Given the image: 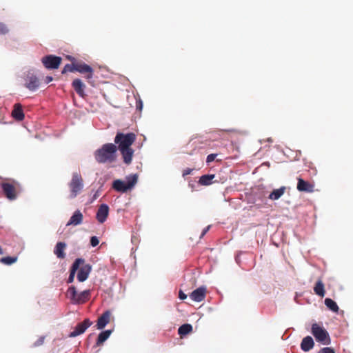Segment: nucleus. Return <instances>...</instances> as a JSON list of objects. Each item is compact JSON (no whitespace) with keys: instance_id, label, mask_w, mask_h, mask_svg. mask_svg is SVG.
I'll return each instance as SVG.
<instances>
[{"instance_id":"nucleus-4","label":"nucleus","mask_w":353,"mask_h":353,"mask_svg":"<svg viewBox=\"0 0 353 353\" xmlns=\"http://www.w3.org/2000/svg\"><path fill=\"white\" fill-rule=\"evenodd\" d=\"M70 188V199L75 198L83 190V180L80 173L74 172L68 184Z\"/></svg>"},{"instance_id":"nucleus-16","label":"nucleus","mask_w":353,"mask_h":353,"mask_svg":"<svg viewBox=\"0 0 353 353\" xmlns=\"http://www.w3.org/2000/svg\"><path fill=\"white\" fill-rule=\"evenodd\" d=\"M83 216L80 210H76L70 217L66 225H78L83 222Z\"/></svg>"},{"instance_id":"nucleus-31","label":"nucleus","mask_w":353,"mask_h":353,"mask_svg":"<svg viewBox=\"0 0 353 353\" xmlns=\"http://www.w3.org/2000/svg\"><path fill=\"white\" fill-rule=\"evenodd\" d=\"M17 260V257L6 256L1 259L0 261L6 265H11L16 262Z\"/></svg>"},{"instance_id":"nucleus-21","label":"nucleus","mask_w":353,"mask_h":353,"mask_svg":"<svg viewBox=\"0 0 353 353\" xmlns=\"http://www.w3.org/2000/svg\"><path fill=\"white\" fill-rule=\"evenodd\" d=\"M314 345V343L313 339L311 336H307L303 339L301 343V348L304 352H308L313 348Z\"/></svg>"},{"instance_id":"nucleus-24","label":"nucleus","mask_w":353,"mask_h":353,"mask_svg":"<svg viewBox=\"0 0 353 353\" xmlns=\"http://www.w3.org/2000/svg\"><path fill=\"white\" fill-rule=\"evenodd\" d=\"M11 114L16 121H22V105L19 103H16Z\"/></svg>"},{"instance_id":"nucleus-25","label":"nucleus","mask_w":353,"mask_h":353,"mask_svg":"<svg viewBox=\"0 0 353 353\" xmlns=\"http://www.w3.org/2000/svg\"><path fill=\"white\" fill-rule=\"evenodd\" d=\"M314 292L316 295L321 297H323L325 296V287L321 279L318 280L317 282L316 283L314 287Z\"/></svg>"},{"instance_id":"nucleus-22","label":"nucleus","mask_w":353,"mask_h":353,"mask_svg":"<svg viewBox=\"0 0 353 353\" xmlns=\"http://www.w3.org/2000/svg\"><path fill=\"white\" fill-rule=\"evenodd\" d=\"M72 88L76 91V92L80 96H84V88L85 85L83 83L81 79H76L72 81Z\"/></svg>"},{"instance_id":"nucleus-34","label":"nucleus","mask_w":353,"mask_h":353,"mask_svg":"<svg viewBox=\"0 0 353 353\" xmlns=\"http://www.w3.org/2000/svg\"><path fill=\"white\" fill-rule=\"evenodd\" d=\"M99 243V241L97 236H94L90 238V245L92 247L97 246Z\"/></svg>"},{"instance_id":"nucleus-1","label":"nucleus","mask_w":353,"mask_h":353,"mask_svg":"<svg viewBox=\"0 0 353 353\" xmlns=\"http://www.w3.org/2000/svg\"><path fill=\"white\" fill-rule=\"evenodd\" d=\"M117 147L113 143H105L96 150L94 158L99 163H112L116 159Z\"/></svg>"},{"instance_id":"nucleus-8","label":"nucleus","mask_w":353,"mask_h":353,"mask_svg":"<svg viewBox=\"0 0 353 353\" xmlns=\"http://www.w3.org/2000/svg\"><path fill=\"white\" fill-rule=\"evenodd\" d=\"M75 72L86 74L85 78L87 79H92L93 76V69L83 62H75Z\"/></svg>"},{"instance_id":"nucleus-18","label":"nucleus","mask_w":353,"mask_h":353,"mask_svg":"<svg viewBox=\"0 0 353 353\" xmlns=\"http://www.w3.org/2000/svg\"><path fill=\"white\" fill-rule=\"evenodd\" d=\"M119 151L122 155L123 162L127 165H130L132 161V157L134 155V150L132 148H130L123 149V150H119Z\"/></svg>"},{"instance_id":"nucleus-41","label":"nucleus","mask_w":353,"mask_h":353,"mask_svg":"<svg viewBox=\"0 0 353 353\" xmlns=\"http://www.w3.org/2000/svg\"><path fill=\"white\" fill-rule=\"evenodd\" d=\"M43 341H44V337H41L40 339H39L37 340V341L36 342V345H42L43 343Z\"/></svg>"},{"instance_id":"nucleus-30","label":"nucleus","mask_w":353,"mask_h":353,"mask_svg":"<svg viewBox=\"0 0 353 353\" xmlns=\"http://www.w3.org/2000/svg\"><path fill=\"white\" fill-rule=\"evenodd\" d=\"M66 296L70 299L72 303L74 304L76 297L77 296V292L74 286H70L66 292Z\"/></svg>"},{"instance_id":"nucleus-35","label":"nucleus","mask_w":353,"mask_h":353,"mask_svg":"<svg viewBox=\"0 0 353 353\" xmlns=\"http://www.w3.org/2000/svg\"><path fill=\"white\" fill-rule=\"evenodd\" d=\"M319 353H335V351L332 347H323Z\"/></svg>"},{"instance_id":"nucleus-29","label":"nucleus","mask_w":353,"mask_h":353,"mask_svg":"<svg viewBox=\"0 0 353 353\" xmlns=\"http://www.w3.org/2000/svg\"><path fill=\"white\" fill-rule=\"evenodd\" d=\"M285 188L282 187L279 189L274 190L269 196V198L272 200L279 199L285 192Z\"/></svg>"},{"instance_id":"nucleus-37","label":"nucleus","mask_w":353,"mask_h":353,"mask_svg":"<svg viewBox=\"0 0 353 353\" xmlns=\"http://www.w3.org/2000/svg\"><path fill=\"white\" fill-rule=\"evenodd\" d=\"M136 108H137V110H139V111H141L142 110V108H143V102L142 101L139 99L138 100H137L136 101Z\"/></svg>"},{"instance_id":"nucleus-19","label":"nucleus","mask_w":353,"mask_h":353,"mask_svg":"<svg viewBox=\"0 0 353 353\" xmlns=\"http://www.w3.org/2000/svg\"><path fill=\"white\" fill-rule=\"evenodd\" d=\"M26 86L30 90L34 91L37 89L39 86V79L35 76H28L26 83Z\"/></svg>"},{"instance_id":"nucleus-27","label":"nucleus","mask_w":353,"mask_h":353,"mask_svg":"<svg viewBox=\"0 0 353 353\" xmlns=\"http://www.w3.org/2000/svg\"><path fill=\"white\" fill-rule=\"evenodd\" d=\"M192 331V326L190 324H183L179 327L178 334L181 336H185Z\"/></svg>"},{"instance_id":"nucleus-36","label":"nucleus","mask_w":353,"mask_h":353,"mask_svg":"<svg viewBox=\"0 0 353 353\" xmlns=\"http://www.w3.org/2000/svg\"><path fill=\"white\" fill-rule=\"evenodd\" d=\"M216 156H217L216 154H210L208 155L207 159H206V162L208 163L212 162L215 159Z\"/></svg>"},{"instance_id":"nucleus-43","label":"nucleus","mask_w":353,"mask_h":353,"mask_svg":"<svg viewBox=\"0 0 353 353\" xmlns=\"http://www.w3.org/2000/svg\"><path fill=\"white\" fill-rule=\"evenodd\" d=\"M3 254V249H2V248L0 246V254Z\"/></svg>"},{"instance_id":"nucleus-17","label":"nucleus","mask_w":353,"mask_h":353,"mask_svg":"<svg viewBox=\"0 0 353 353\" xmlns=\"http://www.w3.org/2000/svg\"><path fill=\"white\" fill-rule=\"evenodd\" d=\"M90 296L91 292L90 290H84L79 294L77 293L74 304L85 303L90 299Z\"/></svg>"},{"instance_id":"nucleus-15","label":"nucleus","mask_w":353,"mask_h":353,"mask_svg":"<svg viewBox=\"0 0 353 353\" xmlns=\"http://www.w3.org/2000/svg\"><path fill=\"white\" fill-rule=\"evenodd\" d=\"M83 263L84 259L81 258H78L74 261L70 270V275L68 279V283H70L73 282L77 270H79L80 265L83 264Z\"/></svg>"},{"instance_id":"nucleus-2","label":"nucleus","mask_w":353,"mask_h":353,"mask_svg":"<svg viewBox=\"0 0 353 353\" xmlns=\"http://www.w3.org/2000/svg\"><path fill=\"white\" fill-rule=\"evenodd\" d=\"M137 181V174L130 175L127 177V182L121 179L114 180L112 183V188L117 192L124 193L131 190L136 185Z\"/></svg>"},{"instance_id":"nucleus-9","label":"nucleus","mask_w":353,"mask_h":353,"mask_svg":"<svg viewBox=\"0 0 353 353\" xmlns=\"http://www.w3.org/2000/svg\"><path fill=\"white\" fill-rule=\"evenodd\" d=\"M79 272L77 273V279L79 282L85 281L89 276V274L92 270V266L85 263V262L83 264L80 265L79 268Z\"/></svg>"},{"instance_id":"nucleus-38","label":"nucleus","mask_w":353,"mask_h":353,"mask_svg":"<svg viewBox=\"0 0 353 353\" xmlns=\"http://www.w3.org/2000/svg\"><path fill=\"white\" fill-rule=\"evenodd\" d=\"M179 298L181 300H185L187 298V295L182 290H180L179 292Z\"/></svg>"},{"instance_id":"nucleus-33","label":"nucleus","mask_w":353,"mask_h":353,"mask_svg":"<svg viewBox=\"0 0 353 353\" xmlns=\"http://www.w3.org/2000/svg\"><path fill=\"white\" fill-rule=\"evenodd\" d=\"M8 32V29L6 24L0 22V33L5 34Z\"/></svg>"},{"instance_id":"nucleus-14","label":"nucleus","mask_w":353,"mask_h":353,"mask_svg":"<svg viewBox=\"0 0 353 353\" xmlns=\"http://www.w3.org/2000/svg\"><path fill=\"white\" fill-rule=\"evenodd\" d=\"M206 289L204 287H200L194 290L190 295V298L196 302H201L205 297Z\"/></svg>"},{"instance_id":"nucleus-5","label":"nucleus","mask_w":353,"mask_h":353,"mask_svg":"<svg viewBox=\"0 0 353 353\" xmlns=\"http://www.w3.org/2000/svg\"><path fill=\"white\" fill-rule=\"evenodd\" d=\"M311 332L316 340L323 345H329L330 343V338L328 332L323 327L317 323L312 325Z\"/></svg>"},{"instance_id":"nucleus-12","label":"nucleus","mask_w":353,"mask_h":353,"mask_svg":"<svg viewBox=\"0 0 353 353\" xmlns=\"http://www.w3.org/2000/svg\"><path fill=\"white\" fill-rule=\"evenodd\" d=\"M111 314V312L110 310H107L99 317L96 325L97 329L101 330L104 328L108 323H109Z\"/></svg>"},{"instance_id":"nucleus-10","label":"nucleus","mask_w":353,"mask_h":353,"mask_svg":"<svg viewBox=\"0 0 353 353\" xmlns=\"http://www.w3.org/2000/svg\"><path fill=\"white\" fill-rule=\"evenodd\" d=\"M108 214V205L106 204H101L97 212L96 219L100 223H103L107 219Z\"/></svg>"},{"instance_id":"nucleus-20","label":"nucleus","mask_w":353,"mask_h":353,"mask_svg":"<svg viewBox=\"0 0 353 353\" xmlns=\"http://www.w3.org/2000/svg\"><path fill=\"white\" fill-rule=\"evenodd\" d=\"M66 248V244L64 242H58L54 248V254L57 258L63 259L65 257L64 250Z\"/></svg>"},{"instance_id":"nucleus-39","label":"nucleus","mask_w":353,"mask_h":353,"mask_svg":"<svg viewBox=\"0 0 353 353\" xmlns=\"http://www.w3.org/2000/svg\"><path fill=\"white\" fill-rule=\"evenodd\" d=\"M192 169H191V168H186V169L183 170V176L190 174L192 173Z\"/></svg>"},{"instance_id":"nucleus-42","label":"nucleus","mask_w":353,"mask_h":353,"mask_svg":"<svg viewBox=\"0 0 353 353\" xmlns=\"http://www.w3.org/2000/svg\"><path fill=\"white\" fill-rule=\"evenodd\" d=\"M52 79H53L52 77L48 76L46 78L45 82H46V83H48L51 82L52 81Z\"/></svg>"},{"instance_id":"nucleus-26","label":"nucleus","mask_w":353,"mask_h":353,"mask_svg":"<svg viewBox=\"0 0 353 353\" xmlns=\"http://www.w3.org/2000/svg\"><path fill=\"white\" fill-rule=\"evenodd\" d=\"M215 177L214 174L202 175L199 180V183L201 185H209L212 183V180Z\"/></svg>"},{"instance_id":"nucleus-11","label":"nucleus","mask_w":353,"mask_h":353,"mask_svg":"<svg viewBox=\"0 0 353 353\" xmlns=\"http://www.w3.org/2000/svg\"><path fill=\"white\" fill-rule=\"evenodd\" d=\"M298 183L296 188L299 192H314V184L303 180L301 178H298Z\"/></svg>"},{"instance_id":"nucleus-6","label":"nucleus","mask_w":353,"mask_h":353,"mask_svg":"<svg viewBox=\"0 0 353 353\" xmlns=\"http://www.w3.org/2000/svg\"><path fill=\"white\" fill-rule=\"evenodd\" d=\"M62 59L60 57L55 55H47L41 59L42 63L47 69H57Z\"/></svg>"},{"instance_id":"nucleus-40","label":"nucleus","mask_w":353,"mask_h":353,"mask_svg":"<svg viewBox=\"0 0 353 353\" xmlns=\"http://www.w3.org/2000/svg\"><path fill=\"white\" fill-rule=\"evenodd\" d=\"M210 226L208 225V227H206L205 228L203 229L201 234V238H202L209 230Z\"/></svg>"},{"instance_id":"nucleus-28","label":"nucleus","mask_w":353,"mask_h":353,"mask_svg":"<svg viewBox=\"0 0 353 353\" xmlns=\"http://www.w3.org/2000/svg\"><path fill=\"white\" fill-rule=\"evenodd\" d=\"M325 305L328 307L331 311L334 312H339V306L337 305L336 303L332 299L330 298H326L325 299Z\"/></svg>"},{"instance_id":"nucleus-23","label":"nucleus","mask_w":353,"mask_h":353,"mask_svg":"<svg viewBox=\"0 0 353 353\" xmlns=\"http://www.w3.org/2000/svg\"><path fill=\"white\" fill-rule=\"evenodd\" d=\"M111 333V330L101 332L98 336L95 347L101 346L110 337Z\"/></svg>"},{"instance_id":"nucleus-13","label":"nucleus","mask_w":353,"mask_h":353,"mask_svg":"<svg viewBox=\"0 0 353 353\" xmlns=\"http://www.w3.org/2000/svg\"><path fill=\"white\" fill-rule=\"evenodd\" d=\"M2 190L5 196L10 199H14L16 198V191L14 185L8 183H4L1 185Z\"/></svg>"},{"instance_id":"nucleus-3","label":"nucleus","mask_w":353,"mask_h":353,"mask_svg":"<svg viewBox=\"0 0 353 353\" xmlns=\"http://www.w3.org/2000/svg\"><path fill=\"white\" fill-rule=\"evenodd\" d=\"M135 140L136 135L133 132L127 134L118 132L114 138V142L118 145L117 147L119 150L130 148Z\"/></svg>"},{"instance_id":"nucleus-32","label":"nucleus","mask_w":353,"mask_h":353,"mask_svg":"<svg viewBox=\"0 0 353 353\" xmlns=\"http://www.w3.org/2000/svg\"><path fill=\"white\" fill-rule=\"evenodd\" d=\"M67 72H75V62L72 63L71 64H66L62 71V73H65Z\"/></svg>"},{"instance_id":"nucleus-7","label":"nucleus","mask_w":353,"mask_h":353,"mask_svg":"<svg viewBox=\"0 0 353 353\" xmlns=\"http://www.w3.org/2000/svg\"><path fill=\"white\" fill-rule=\"evenodd\" d=\"M92 322L88 319H85L83 322L78 323L74 330L70 334V337H75L83 334L91 325Z\"/></svg>"}]
</instances>
